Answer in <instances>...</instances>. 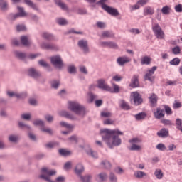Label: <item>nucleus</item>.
I'll return each instance as SVG.
<instances>
[{"instance_id": "2f4dec72", "label": "nucleus", "mask_w": 182, "mask_h": 182, "mask_svg": "<svg viewBox=\"0 0 182 182\" xmlns=\"http://www.w3.org/2000/svg\"><path fill=\"white\" fill-rule=\"evenodd\" d=\"M55 4L63 9V11H68V6L62 1H55Z\"/></svg>"}, {"instance_id": "864d4df0", "label": "nucleus", "mask_w": 182, "mask_h": 182, "mask_svg": "<svg viewBox=\"0 0 182 182\" xmlns=\"http://www.w3.org/2000/svg\"><path fill=\"white\" fill-rule=\"evenodd\" d=\"M176 129H178V130H181V129L182 127V120H181V119H180V118L176 119Z\"/></svg>"}, {"instance_id": "f257e3e1", "label": "nucleus", "mask_w": 182, "mask_h": 182, "mask_svg": "<svg viewBox=\"0 0 182 182\" xmlns=\"http://www.w3.org/2000/svg\"><path fill=\"white\" fill-rule=\"evenodd\" d=\"M102 139L109 149L117 147L122 144V139L119 136H123V132L119 129H105L100 131Z\"/></svg>"}, {"instance_id": "4c0bfd02", "label": "nucleus", "mask_w": 182, "mask_h": 182, "mask_svg": "<svg viewBox=\"0 0 182 182\" xmlns=\"http://www.w3.org/2000/svg\"><path fill=\"white\" fill-rule=\"evenodd\" d=\"M0 9H1V11H8V2L0 1Z\"/></svg>"}, {"instance_id": "6e6552de", "label": "nucleus", "mask_w": 182, "mask_h": 182, "mask_svg": "<svg viewBox=\"0 0 182 182\" xmlns=\"http://www.w3.org/2000/svg\"><path fill=\"white\" fill-rule=\"evenodd\" d=\"M133 95V102L134 106H140L141 103H143V98H141V95L139 94L137 92H132Z\"/></svg>"}, {"instance_id": "f704fd0d", "label": "nucleus", "mask_w": 182, "mask_h": 182, "mask_svg": "<svg viewBox=\"0 0 182 182\" xmlns=\"http://www.w3.org/2000/svg\"><path fill=\"white\" fill-rule=\"evenodd\" d=\"M134 176L136 178H143V177H147V173L141 171H137L134 173Z\"/></svg>"}, {"instance_id": "0eeeda50", "label": "nucleus", "mask_w": 182, "mask_h": 182, "mask_svg": "<svg viewBox=\"0 0 182 182\" xmlns=\"http://www.w3.org/2000/svg\"><path fill=\"white\" fill-rule=\"evenodd\" d=\"M97 87L105 92H112V87L106 83V80L104 79H100L97 80Z\"/></svg>"}, {"instance_id": "423d86ee", "label": "nucleus", "mask_w": 182, "mask_h": 182, "mask_svg": "<svg viewBox=\"0 0 182 182\" xmlns=\"http://www.w3.org/2000/svg\"><path fill=\"white\" fill-rule=\"evenodd\" d=\"M156 70H157V66H154L151 69L149 70L144 75V80H149V82H154L155 77L153 75H154V72H156Z\"/></svg>"}, {"instance_id": "bf43d9fd", "label": "nucleus", "mask_w": 182, "mask_h": 182, "mask_svg": "<svg viewBox=\"0 0 182 182\" xmlns=\"http://www.w3.org/2000/svg\"><path fill=\"white\" fill-rule=\"evenodd\" d=\"M79 69L81 73H83L84 75H87V68H86V66L80 65L79 67Z\"/></svg>"}, {"instance_id": "7c9ffc66", "label": "nucleus", "mask_w": 182, "mask_h": 182, "mask_svg": "<svg viewBox=\"0 0 182 182\" xmlns=\"http://www.w3.org/2000/svg\"><path fill=\"white\" fill-rule=\"evenodd\" d=\"M18 127H19V129H22V130H31L32 129L31 126H29L22 122H18Z\"/></svg>"}, {"instance_id": "338daca9", "label": "nucleus", "mask_w": 182, "mask_h": 182, "mask_svg": "<svg viewBox=\"0 0 182 182\" xmlns=\"http://www.w3.org/2000/svg\"><path fill=\"white\" fill-rule=\"evenodd\" d=\"M109 180L111 182H117V178H116V176H114V173H110Z\"/></svg>"}, {"instance_id": "49530a36", "label": "nucleus", "mask_w": 182, "mask_h": 182, "mask_svg": "<svg viewBox=\"0 0 182 182\" xmlns=\"http://www.w3.org/2000/svg\"><path fill=\"white\" fill-rule=\"evenodd\" d=\"M101 166H103L105 168L109 169L110 167H112V164H110V162L108 161L105 160L101 162Z\"/></svg>"}, {"instance_id": "e2e57ef3", "label": "nucleus", "mask_w": 182, "mask_h": 182, "mask_svg": "<svg viewBox=\"0 0 182 182\" xmlns=\"http://www.w3.org/2000/svg\"><path fill=\"white\" fill-rule=\"evenodd\" d=\"M21 119L23 120H31V114L24 113L21 114Z\"/></svg>"}, {"instance_id": "09e8293b", "label": "nucleus", "mask_w": 182, "mask_h": 182, "mask_svg": "<svg viewBox=\"0 0 182 182\" xmlns=\"http://www.w3.org/2000/svg\"><path fill=\"white\" fill-rule=\"evenodd\" d=\"M59 144L58 142H49L45 144L46 149H53L55 146H58Z\"/></svg>"}, {"instance_id": "7ed1b4c3", "label": "nucleus", "mask_w": 182, "mask_h": 182, "mask_svg": "<svg viewBox=\"0 0 182 182\" xmlns=\"http://www.w3.org/2000/svg\"><path fill=\"white\" fill-rule=\"evenodd\" d=\"M97 5H100L101 8L105 11L107 14L111 15L112 16H119L120 15V13L119 11H117V9H114L110 6H107L106 4H105V1H99L96 3Z\"/></svg>"}, {"instance_id": "13d9d810", "label": "nucleus", "mask_w": 182, "mask_h": 182, "mask_svg": "<svg viewBox=\"0 0 182 182\" xmlns=\"http://www.w3.org/2000/svg\"><path fill=\"white\" fill-rule=\"evenodd\" d=\"M156 149L158 150H160L161 151H164L167 150V148L166 147V145H164V144H159L156 146Z\"/></svg>"}, {"instance_id": "f8f14e48", "label": "nucleus", "mask_w": 182, "mask_h": 182, "mask_svg": "<svg viewBox=\"0 0 182 182\" xmlns=\"http://www.w3.org/2000/svg\"><path fill=\"white\" fill-rule=\"evenodd\" d=\"M130 62H132V58L127 56L118 57L117 59V63L119 66H124L126 63H129Z\"/></svg>"}, {"instance_id": "dca6fc26", "label": "nucleus", "mask_w": 182, "mask_h": 182, "mask_svg": "<svg viewBox=\"0 0 182 182\" xmlns=\"http://www.w3.org/2000/svg\"><path fill=\"white\" fill-rule=\"evenodd\" d=\"M42 38L46 39V41H48V42H52V41H55V36L49 32H44L41 34Z\"/></svg>"}, {"instance_id": "aec40b11", "label": "nucleus", "mask_w": 182, "mask_h": 182, "mask_svg": "<svg viewBox=\"0 0 182 182\" xmlns=\"http://www.w3.org/2000/svg\"><path fill=\"white\" fill-rule=\"evenodd\" d=\"M21 137L18 134H10L8 137L9 141L11 143H18Z\"/></svg>"}, {"instance_id": "473e14b6", "label": "nucleus", "mask_w": 182, "mask_h": 182, "mask_svg": "<svg viewBox=\"0 0 182 182\" xmlns=\"http://www.w3.org/2000/svg\"><path fill=\"white\" fill-rule=\"evenodd\" d=\"M40 130L43 132V133H48L50 136H53V130L50 128L46 127L45 125L43 127H41Z\"/></svg>"}, {"instance_id": "c9c22d12", "label": "nucleus", "mask_w": 182, "mask_h": 182, "mask_svg": "<svg viewBox=\"0 0 182 182\" xmlns=\"http://www.w3.org/2000/svg\"><path fill=\"white\" fill-rule=\"evenodd\" d=\"M25 4L32 9H34V11H38V5L35 4L32 1H26Z\"/></svg>"}, {"instance_id": "72a5a7b5", "label": "nucleus", "mask_w": 182, "mask_h": 182, "mask_svg": "<svg viewBox=\"0 0 182 182\" xmlns=\"http://www.w3.org/2000/svg\"><path fill=\"white\" fill-rule=\"evenodd\" d=\"M146 117L147 114H146L145 112H141L134 116L136 120H144V119H146Z\"/></svg>"}, {"instance_id": "20e7f679", "label": "nucleus", "mask_w": 182, "mask_h": 182, "mask_svg": "<svg viewBox=\"0 0 182 182\" xmlns=\"http://www.w3.org/2000/svg\"><path fill=\"white\" fill-rule=\"evenodd\" d=\"M50 62L55 68H57V69H62V68L65 66L63 60H62V57L59 55L52 56L50 58Z\"/></svg>"}, {"instance_id": "de8ad7c7", "label": "nucleus", "mask_w": 182, "mask_h": 182, "mask_svg": "<svg viewBox=\"0 0 182 182\" xmlns=\"http://www.w3.org/2000/svg\"><path fill=\"white\" fill-rule=\"evenodd\" d=\"M60 85V82H59V80H55L51 82V87H53V89H58Z\"/></svg>"}, {"instance_id": "ddd939ff", "label": "nucleus", "mask_w": 182, "mask_h": 182, "mask_svg": "<svg viewBox=\"0 0 182 182\" xmlns=\"http://www.w3.org/2000/svg\"><path fill=\"white\" fill-rule=\"evenodd\" d=\"M59 116H61V117H65V119H69V120H77V117L73 115V114H70L68 111H60L58 113Z\"/></svg>"}, {"instance_id": "4be33fe9", "label": "nucleus", "mask_w": 182, "mask_h": 182, "mask_svg": "<svg viewBox=\"0 0 182 182\" xmlns=\"http://www.w3.org/2000/svg\"><path fill=\"white\" fill-rule=\"evenodd\" d=\"M17 9L18 11V13H17L18 18H25V16H28V13L25 11L23 7L18 6Z\"/></svg>"}, {"instance_id": "1a4fd4ad", "label": "nucleus", "mask_w": 182, "mask_h": 182, "mask_svg": "<svg viewBox=\"0 0 182 182\" xmlns=\"http://www.w3.org/2000/svg\"><path fill=\"white\" fill-rule=\"evenodd\" d=\"M28 75L33 79H39L42 74L36 69L31 68L28 70Z\"/></svg>"}, {"instance_id": "a18cd8bd", "label": "nucleus", "mask_w": 182, "mask_h": 182, "mask_svg": "<svg viewBox=\"0 0 182 182\" xmlns=\"http://www.w3.org/2000/svg\"><path fill=\"white\" fill-rule=\"evenodd\" d=\"M80 178L82 182H90V180H92L91 175H87L85 176H80Z\"/></svg>"}, {"instance_id": "3c124183", "label": "nucleus", "mask_w": 182, "mask_h": 182, "mask_svg": "<svg viewBox=\"0 0 182 182\" xmlns=\"http://www.w3.org/2000/svg\"><path fill=\"white\" fill-rule=\"evenodd\" d=\"M120 106H121L122 109H124V110H130V107L129 106L127 102H126L124 100L122 101Z\"/></svg>"}, {"instance_id": "e433bc0d", "label": "nucleus", "mask_w": 182, "mask_h": 182, "mask_svg": "<svg viewBox=\"0 0 182 182\" xmlns=\"http://www.w3.org/2000/svg\"><path fill=\"white\" fill-rule=\"evenodd\" d=\"M18 18H19V16H18L17 13H11L7 16V19H9V21H16Z\"/></svg>"}, {"instance_id": "58836bf2", "label": "nucleus", "mask_w": 182, "mask_h": 182, "mask_svg": "<svg viewBox=\"0 0 182 182\" xmlns=\"http://www.w3.org/2000/svg\"><path fill=\"white\" fill-rule=\"evenodd\" d=\"M33 124L34 126H40L43 127L45 126V122H43L42 119H36L33 122Z\"/></svg>"}, {"instance_id": "603ef678", "label": "nucleus", "mask_w": 182, "mask_h": 182, "mask_svg": "<svg viewBox=\"0 0 182 182\" xmlns=\"http://www.w3.org/2000/svg\"><path fill=\"white\" fill-rule=\"evenodd\" d=\"M60 124L62 126V127H65L66 129H73V125H71L65 122H60Z\"/></svg>"}, {"instance_id": "774afa93", "label": "nucleus", "mask_w": 182, "mask_h": 182, "mask_svg": "<svg viewBox=\"0 0 182 182\" xmlns=\"http://www.w3.org/2000/svg\"><path fill=\"white\" fill-rule=\"evenodd\" d=\"M176 12H182V4H178L175 6Z\"/></svg>"}, {"instance_id": "c03bdc74", "label": "nucleus", "mask_w": 182, "mask_h": 182, "mask_svg": "<svg viewBox=\"0 0 182 182\" xmlns=\"http://www.w3.org/2000/svg\"><path fill=\"white\" fill-rule=\"evenodd\" d=\"M129 150H131V151H139V150H141V146L136 144H133L129 148Z\"/></svg>"}, {"instance_id": "4d7b16f0", "label": "nucleus", "mask_w": 182, "mask_h": 182, "mask_svg": "<svg viewBox=\"0 0 182 182\" xmlns=\"http://www.w3.org/2000/svg\"><path fill=\"white\" fill-rule=\"evenodd\" d=\"M170 65H173L177 66V65H180V58H176L170 61Z\"/></svg>"}, {"instance_id": "a19ab883", "label": "nucleus", "mask_w": 182, "mask_h": 182, "mask_svg": "<svg viewBox=\"0 0 182 182\" xmlns=\"http://www.w3.org/2000/svg\"><path fill=\"white\" fill-rule=\"evenodd\" d=\"M21 42L23 46H28L29 45V41H28V37L26 36H22L21 37Z\"/></svg>"}, {"instance_id": "a211bd4d", "label": "nucleus", "mask_w": 182, "mask_h": 182, "mask_svg": "<svg viewBox=\"0 0 182 182\" xmlns=\"http://www.w3.org/2000/svg\"><path fill=\"white\" fill-rule=\"evenodd\" d=\"M130 87H139V75H134L131 83L129 84Z\"/></svg>"}, {"instance_id": "bb28decb", "label": "nucleus", "mask_w": 182, "mask_h": 182, "mask_svg": "<svg viewBox=\"0 0 182 182\" xmlns=\"http://www.w3.org/2000/svg\"><path fill=\"white\" fill-rule=\"evenodd\" d=\"M154 14V9L150 6L145 7L144 9V16H147V15H153Z\"/></svg>"}, {"instance_id": "c85d7f7f", "label": "nucleus", "mask_w": 182, "mask_h": 182, "mask_svg": "<svg viewBox=\"0 0 182 182\" xmlns=\"http://www.w3.org/2000/svg\"><path fill=\"white\" fill-rule=\"evenodd\" d=\"M58 153L60 156H63V157H68V156H70L72 154V152L63 149H59Z\"/></svg>"}, {"instance_id": "ea45409f", "label": "nucleus", "mask_w": 182, "mask_h": 182, "mask_svg": "<svg viewBox=\"0 0 182 182\" xmlns=\"http://www.w3.org/2000/svg\"><path fill=\"white\" fill-rule=\"evenodd\" d=\"M171 11V9L168 6H165L161 9V12L164 15H169Z\"/></svg>"}, {"instance_id": "680f3d73", "label": "nucleus", "mask_w": 182, "mask_h": 182, "mask_svg": "<svg viewBox=\"0 0 182 182\" xmlns=\"http://www.w3.org/2000/svg\"><path fill=\"white\" fill-rule=\"evenodd\" d=\"M99 44L101 48H109V41H100Z\"/></svg>"}, {"instance_id": "b1692460", "label": "nucleus", "mask_w": 182, "mask_h": 182, "mask_svg": "<svg viewBox=\"0 0 182 182\" xmlns=\"http://www.w3.org/2000/svg\"><path fill=\"white\" fill-rule=\"evenodd\" d=\"M157 136L162 138L168 137V129L166 128L161 129L159 132H157Z\"/></svg>"}, {"instance_id": "5701e85b", "label": "nucleus", "mask_w": 182, "mask_h": 182, "mask_svg": "<svg viewBox=\"0 0 182 182\" xmlns=\"http://www.w3.org/2000/svg\"><path fill=\"white\" fill-rule=\"evenodd\" d=\"M14 55L17 59L20 60H25L26 59V53H22L21 51L16 50L14 51Z\"/></svg>"}, {"instance_id": "0e129e2a", "label": "nucleus", "mask_w": 182, "mask_h": 182, "mask_svg": "<svg viewBox=\"0 0 182 182\" xmlns=\"http://www.w3.org/2000/svg\"><path fill=\"white\" fill-rule=\"evenodd\" d=\"M68 140L72 143H77V136L76 135H73L68 138Z\"/></svg>"}, {"instance_id": "f3484780", "label": "nucleus", "mask_w": 182, "mask_h": 182, "mask_svg": "<svg viewBox=\"0 0 182 182\" xmlns=\"http://www.w3.org/2000/svg\"><path fill=\"white\" fill-rule=\"evenodd\" d=\"M157 100H159V97H157L156 94H152L151 96L149 97L151 107H156V106H157Z\"/></svg>"}, {"instance_id": "37998d69", "label": "nucleus", "mask_w": 182, "mask_h": 182, "mask_svg": "<svg viewBox=\"0 0 182 182\" xmlns=\"http://www.w3.org/2000/svg\"><path fill=\"white\" fill-rule=\"evenodd\" d=\"M67 70L70 75H75L76 73V67L75 65H70L68 67Z\"/></svg>"}, {"instance_id": "cd10ccee", "label": "nucleus", "mask_w": 182, "mask_h": 182, "mask_svg": "<svg viewBox=\"0 0 182 182\" xmlns=\"http://www.w3.org/2000/svg\"><path fill=\"white\" fill-rule=\"evenodd\" d=\"M86 153L88 156H90L93 159H97L98 157L97 152L93 151L90 148L86 150Z\"/></svg>"}, {"instance_id": "9b49d317", "label": "nucleus", "mask_w": 182, "mask_h": 182, "mask_svg": "<svg viewBox=\"0 0 182 182\" xmlns=\"http://www.w3.org/2000/svg\"><path fill=\"white\" fill-rule=\"evenodd\" d=\"M77 45L83 50L84 53H89V45L87 40H80Z\"/></svg>"}, {"instance_id": "69168bd1", "label": "nucleus", "mask_w": 182, "mask_h": 182, "mask_svg": "<svg viewBox=\"0 0 182 182\" xmlns=\"http://www.w3.org/2000/svg\"><path fill=\"white\" fill-rule=\"evenodd\" d=\"M45 119L48 123H52L54 120L53 116L49 114L46 115Z\"/></svg>"}, {"instance_id": "2eb2a0df", "label": "nucleus", "mask_w": 182, "mask_h": 182, "mask_svg": "<svg viewBox=\"0 0 182 182\" xmlns=\"http://www.w3.org/2000/svg\"><path fill=\"white\" fill-rule=\"evenodd\" d=\"M83 171H85V166H83V164H77L75 168V174H77L78 177H81Z\"/></svg>"}, {"instance_id": "412c9836", "label": "nucleus", "mask_w": 182, "mask_h": 182, "mask_svg": "<svg viewBox=\"0 0 182 182\" xmlns=\"http://www.w3.org/2000/svg\"><path fill=\"white\" fill-rule=\"evenodd\" d=\"M147 4V1H138L135 5L131 6L132 11L135 9H139L140 6H144V5Z\"/></svg>"}, {"instance_id": "a878e982", "label": "nucleus", "mask_w": 182, "mask_h": 182, "mask_svg": "<svg viewBox=\"0 0 182 182\" xmlns=\"http://www.w3.org/2000/svg\"><path fill=\"white\" fill-rule=\"evenodd\" d=\"M154 176L158 180H161V178L164 177V173H163V171H161V169L158 168L155 170Z\"/></svg>"}, {"instance_id": "6e6d98bb", "label": "nucleus", "mask_w": 182, "mask_h": 182, "mask_svg": "<svg viewBox=\"0 0 182 182\" xmlns=\"http://www.w3.org/2000/svg\"><path fill=\"white\" fill-rule=\"evenodd\" d=\"M57 23H58V25H61V26L68 25V21L65 18L57 19Z\"/></svg>"}, {"instance_id": "393cba45", "label": "nucleus", "mask_w": 182, "mask_h": 182, "mask_svg": "<svg viewBox=\"0 0 182 182\" xmlns=\"http://www.w3.org/2000/svg\"><path fill=\"white\" fill-rule=\"evenodd\" d=\"M38 65H40V66H42V68H46L48 72H52V68H50V65L48 63H46V61L43 60H40L38 61Z\"/></svg>"}, {"instance_id": "052dcab7", "label": "nucleus", "mask_w": 182, "mask_h": 182, "mask_svg": "<svg viewBox=\"0 0 182 182\" xmlns=\"http://www.w3.org/2000/svg\"><path fill=\"white\" fill-rule=\"evenodd\" d=\"M129 32L132 33V35H139L140 33V30L138 28H131L129 30Z\"/></svg>"}, {"instance_id": "6ab92c4d", "label": "nucleus", "mask_w": 182, "mask_h": 182, "mask_svg": "<svg viewBox=\"0 0 182 182\" xmlns=\"http://www.w3.org/2000/svg\"><path fill=\"white\" fill-rule=\"evenodd\" d=\"M101 37H102L103 39L106 38H114V33L112 31H104L101 34Z\"/></svg>"}, {"instance_id": "5fc2aeb1", "label": "nucleus", "mask_w": 182, "mask_h": 182, "mask_svg": "<svg viewBox=\"0 0 182 182\" xmlns=\"http://www.w3.org/2000/svg\"><path fill=\"white\" fill-rule=\"evenodd\" d=\"M108 48H109V49H119V46H117V43L113 41H109Z\"/></svg>"}, {"instance_id": "c756f323", "label": "nucleus", "mask_w": 182, "mask_h": 182, "mask_svg": "<svg viewBox=\"0 0 182 182\" xmlns=\"http://www.w3.org/2000/svg\"><path fill=\"white\" fill-rule=\"evenodd\" d=\"M151 63V58L149 56H144L141 59V65H150Z\"/></svg>"}, {"instance_id": "9d476101", "label": "nucleus", "mask_w": 182, "mask_h": 182, "mask_svg": "<svg viewBox=\"0 0 182 182\" xmlns=\"http://www.w3.org/2000/svg\"><path fill=\"white\" fill-rule=\"evenodd\" d=\"M41 48L46 50H58V46L52 43L43 42Z\"/></svg>"}, {"instance_id": "8fccbe9b", "label": "nucleus", "mask_w": 182, "mask_h": 182, "mask_svg": "<svg viewBox=\"0 0 182 182\" xmlns=\"http://www.w3.org/2000/svg\"><path fill=\"white\" fill-rule=\"evenodd\" d=\"M161 123H162V124H164V126H171L173 124L171 120L166 119H161Z\"/></svg>"}, {"instance_id": "4468645a", "label": "nucleus", "mask_w": 182, "mask_h": 182, "mask_svg": "<svg viewBox=\"0 0 182 182\" xmlns=\"http://www.w3.org/2000/svg\"><path fill=\"white\" fill-rule=\"evenodd\" d=\"M153 113L155 119H158L159 120L163 119L164 117V109H161L160 107L156 108V109H153Z\"/></svg>"}, {"instance_id": "79ce46f5", "label": "nucleus", "mask_w": 182, "mask_h": 182, "mask_svg": "<svg viewBox=\"0 0 182 182\" xmlns=\"http://www.w3.org/2000/svg\"><path fill=\"white\" fill-rule=\"evenodd\" d=\"M99 181L103 182L107 178V174L106 173L102 172L98 174Z\"/></svg>"}, {"instance_id": "39448f33", "label": "nucleus", "mask_w": 182, "mask_h": 182, "mask_svg": "<svg viewBox=\"0 0 182 182\" xmlns=\"http://www.w3.org/2000/svg\"><path fill=\"white\" fill-rule=\"evenodd\" d=\"M152 31L157 39H164V31L161 29L159 23H155L152 26Z\"/></svg>"}, {"instance_id": "f03ea898", "label": "nucleus", "mask_w": 182, "mask_h": 182, "mask_svg": "<svg viewBox=\"0 0 182 182\" xmlns=\"http://www.w3.org/2000/svg\"><path fill=\"white\" fill-rule=\"evenodd\" d=\"M68 109L77 116L85 117L86 116V108L82 104L76 101L68 102Z\"/></svg>"}]
</instances>
